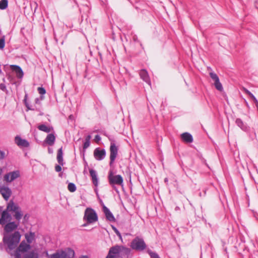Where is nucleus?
I'll list each match as a JSON object with an SVG mask.
<instances>
[{
	"instance_id": "f257e3e1",
	"label": "nucleus",
	"mask_w": 258,
	"mask_h": 258,
	"mask_svg": "<svg viewBox=\"0 0 258 258\" xmlns=\"http://www.w3.org/2000/svg\"><path fill=\"white\" fill-rule=\"evenodd\" d=\"M9 212H12L15 213L13 216L17 221H20L23 216L20 207L17 204H15L13 200H11L8 203L6 209L4 210L1 214L0 225L2 226H4L11 221L12 216L9 213Z\"/></svg>"
},
{
	"instance_id": "f03ea898",
	"label": "nucleus",
	"mask_w": 258,
	"mask_h": 258,
	"mask_svg": "<svg viewBox=\"0 0 258 258\" xmlns=\"http://www.w3.org/2000/svg\"><path fill=\"white\" fill-rule=\"evenodd\" d=\"M21 237L19 231H15L11 235L4 234L3 242L0 243V250L5 249L7 252L11 253V251L15 249L19 243Z\"/></svg>"
},
{
	"instance_id": "7ed1b4c3",
	"label": "nucleus",
	"mask_w": 258,
	"mask_h": 258,
	"mask_svg": "<svg viewBox=\"0 0 258 258\" xmlns=\"http://www.w3.org/2000/svg\"><path fill=\"white\" fill-rule=\"evenodd\" d=\"M47 255L48 258H74L75 251L71 248H67L64 250H58L55 253Z\"/></svg>"
},
{
	"instance_id": "20e7f679",
	"label": "nucleus",
	"mask_w": 258,
	"mask_h": 258,
	"mask_svg": "<svg viewBox=\"0 0 258 258\" xmlns=\"http://www.w3.org/2000/svg\"><path fill=\"white\" fill-rule=\"evenodd\" d=\"M130 246L134 250L141 251L146 248L147 245L142 238L137 236L132 241Z\"/></svg>"
},
{
	"instance_id": "39448f33",
	"label": "nucleus",
	"mask_w": 258,
	"mask_h": 258,
	"mask_svg": "<svg viewBox=\"0 0 258 258\" xmlns=\"http://www.w3.org/2000/svg\"><path fill=\"white\" fill-rule=\"evenodd\" d=\"M83 220L88 223H93L98 221V216L93 209L87 208L85 210Z\"/></svg>"
},
{
	"instance_id": "423d86ee",
	"label": "nucleus",
	"mask_w": 258,
	"mask_h": 258,
	"mask_svg": "<svg viewBox=\"0 0 258 258\" xmlns=\"http://www.w3.org/2000/svg\"><path fill=\"white\" fill-rule=\"evenodd\" d=\"M30 249V245L26 243L25 240H23L14 252L15 258H22L21 253H25Z\"/></svg>"
},
{
	"instance_id": "0eeeda50",
	"label": "nucleus",
	"mask_w": 258,
	"mask_h": 258,
	"mask_svg": "<svg viewBox=\"0 0 258 258\" xmlns=\"http://www.w3.org/2000/svg\"><path fill=\"white\" fill-rule=\"evenodd\" d=\"M20 224V221H10L5 224L4 226V235H11L10 233L18 229Z\"/></svg>"
},
{
	"instance_id": "6e6552de",
	"label": "nucleus",
	"mask_w": 258,
	"mask_h": 258,
	"mask_svg": "<svg viewBox=\"0 0 258 258\" xmlns=\"http://www.w3.org/2000/svg\"><path fill=\"white\" fill-rule=\"evenodd\" d=\"M109 184L114 188L115 184L121 185L123 183V178L120 175H114L112 171H110L108 175Z\"/></svg>"
},
{
	"instance_id": "1a4fd4ad",
	"label": "nucleus",
	"mask_w": 258,
	"mask_h": 258,
	"mask_svg": "<svg viewBox=\"0 0 258 258\" xmlns=\"http://www.w3.org/2000/svg\"><path fill=\"white\" fill-rule=\"evenodd\" d=\"M117 147L116 146L114 142H111L110 146V166H111L114 162L115 159L117 157Z\"/></svg>"
},
{
	"instance_id": "9d476101",
	"label": "nucleus",
	"mask_w": 258,
	"mask_h": 258,
	"mask_svg": "<svg viewBox=\"0 0 258 258\" xmlns=\"http://www.w3.org/2000/svg\"><path fill=\"white\" fill-rule=\"evenodd\" d=\"M56 158L57 162L59 165H55V170L56 172H60L61 170V165L63 166L64 164L63 161V152L62 147H61L58 150Z\"/></svg>"
},
{
	"instance_id": "9b49d317",
	"label": "nucleus",
	"mask_w": 258,
	"mask_h": 258,
	"mask_svg": "<svg viewBox=\"0 0 258 258\" xmlns=\"http://www.w3.org/2000/svg\"><path fill=\"white\" fill-rule=\"evenodd\" d=\"M20 176V171L16 170L9 172L4 176V180L7 182H11Z\"/></svg>"
},
{
	"instance_id": "f8f14e48",
	"label": "nucleus",
	"mask_w": 258,
	"mask_h": 258,
	"mask_svg": "<svg viewBox=\"0 0 258 258\" xmlns=\"http://www.w3.org/2000/svg\"><path fill=\"white\" fill-rule=\"evenodd\" d=\"M210 76L212 80L214 82V85L216 89L221 92L223 90V88L222 84L220 82L219 79L217 75L214 72H210Z\"/></svg>"
},
{
	"instance_id": "ddd939ff",
	"label": "nucleus",
	"mask_w": 258,
	"mask_h": 258,
	"mask_svg": "<svg viewBox=\"0 0 258 258\" xmlns=\"http://www.w3.org/2000/svg\"><path fill=\"white\" fill-rule=\"evenodd\" d=\"M120 257L119 245L111 247L106 258H119Z\"/></svg>"
},
{
	"instance_id": "4468645a",
	"label": "nucleus",
	"mask_w": 258,
	"mask_h": 258,
	"mask_svg": "<svg viewBox=\"0 0 258 258\" xmlns=\"http://www.w3.org/2000/svg\"><path fill=\"white\" fill-rule=\"evenodd\" d=\"M94 156L97 160H103L106 156L105 150L99 148H96L94 151Z\"/></svg>"
},
{
	"instance_id": "2eb2a0df",
	"label": "nucleus",
	"mask_w": 258,
	"mask_h": 258,
	"mask_svg": "<svg viewBox=\"0 0 258 258\" xmlns=\"http://www.w3.org/2000/svg\"><path fill=\"white\" fill-rule=\"evenodd\" d=\"M0 193L3 198L8 201L11 196L12 192L11 189L8 186H3L0 188Z\"/></svg>"
},
{
	"instance_id": "dca6fc26",
	"label": "nucleus",
	"mask_w": 258,
	"mask_h": 258,
	"mask_svg": "<svg viewBox=\"0 0 258 258\" xmlns=\"http://www.w3.org/2000/svg\"><path fill=\"white\" fill-rule=\"evenodd\" d=\"M103 212L105 214L106 219L107 220L110 222H115V219L113 214L110 212L109 209L106 207L105 205L103 206L102 207Z\"/></svg>"
},
{
	"instance_id": "f3484780",
	"label": "nucleus",
	"mask_w": 258,
	"mask_h": 258,
	"mask_svg": "<svg viewBox=\"0 0 258 258\" xmlns=\"http://www.w3.org/2000/svg\"><path fill=\"white\" fill-rule=\"evenodd\" d=\"M11 70L16 73L18 78L21 79L24 76V73L21 67L17 65H11Z\"/></svg>"
},
{
	"instance_id": "a211bd4d",
	"label": "nucleus",
	"mask_w": 258,
	"mask_h": 258,
	"mask_svg": "<svg viewBox=\"0 0 258 258\" xmlns=\"http://www.w3.org/2000/svg\"><path fill=\"white\" fill-rule=\"evenodd\" d=\"M15 143L19 147H28L29 142L25 139H22L20 137L17 136L15 138Z\"/></svg>"
},
{
	"instance_id": "6ab92c4d",
	"label": "nucleus",
	"mask_w": 258,
	"mask_h": 258,
	"mask_svg": "<svg viewBox=\"0 0 258 258\" xmlns=\"http://www.w3.org/2000/svg\"><path fill=\"white\" fill-rule=\"evenodd\" d=\"M140 78L145 81L149 86L151 85V82L150 79V77L148 75V73L146 70H141L140 72Z\"/></svg>"
},
{
	"instance_id": "aec40b11",
	"label": "nucleus",
	"mask_w": 258,
	"mask_h": 258,
	"mask_svg": "<svg viewBox=\"0 0 258 258\" xmlns=\"http://www.w3.org/2000/svg\"><path fill=\"white\" fill-rule=\"evenodd\" d=\"M131 250L129 248L125 247L123 246H119L120 257L127 258Z\"/></svg>"
},
{
	"instance_id": "412c9836",
	"label": "nucleus",
	"mask_w": 258,
	"mask_h": 258,
	"mask_svg": "<svg viewBox=\"0 0 258 258\" xmlns=\"http://www.w3.org/2000/svg\"><path fill=\"white\" fill-rule=\"evenodd\" d=\"M89 172L90 176L92 178V180L93 184L95 186H97L98 184V179L97 177V174L96 171L93 169H90Z\"/></svg>"
},
{
	"instance_id": "4be33fe9",
	"label": "nucleus",
	"mask_w": 258,
	"mask_h": 258,
	"mask_svg": "<svg viewBox=\"0 0 258 258\" xmlns=\"http://www.w3.org/2000/svg\"><path fill=\"white\" fill-rule=\"evenodd\" d=\"M182 140L186 143H191L193 141L192 136L188 133H184L181 135Z\"/></svg>"
},
{
	"instance_id": "5701e85b",
	"label": "nucleus",
	"mask_w": 258,
	"mask_h": 258,
	"mask_svg": "<svg viewBox=\"0 0 258 258\" xmlns=\"http://www.w3.org/2000/svg\"><path fill=\"white\" fill-rule=\"evenodd\" d=\"M55 137L53 134H48L44 142L47 143L49 146H52L55 142Z\"/></svg>"
},
{
	"instance_id": "b1692460",
	"label": "nucleus",
	"mask_w": 258,
	"mask_h": 258,
	"mask_svg": "<svg viewBox=\"0 0 258 258\" xmlns=\"http://www.w3.org/2000/svg\"><path fill=\"white\" fill-rule=\"evenodd\" d=\"M38 256H39L38 253L34 250L27 251L26 253H24L23 256V258H36Z\"/></svg>"
},
{
	"instance_id": "393cba45",
	"label": "nucleus",
	"mask_w": 258,
	"mask_h": 258,
	"mask_svg": "<svg viewBox=\"0 0 258 258\" xmlns=\"http://www.w3.org/2000/svg\"><path fill=\"white\" fill-rule=\"evenodd\" d=\"M37 127L39 130L44 132L46 133H49L52 130H53L52 127L47 126L44 124H42L38 125Z\"/></svg>"
},
{
	"instance_id": "a878e982",
	"label": "nucleus",
	"mask_w": 258,
	"mask_h": 258,
	"mask_svg": "<svg viewBox=\"0 0 258 258\" xmlns=\"http://www.w3.org/2000/svg\"><path fill=\"white\" fill-rule=\"evenodd\" d=\"M25 239L28 244H30L35 239V233L30 232L29 234L26 233L25 234Z\"/></svg>"
},
{
	"instance_id": "bb28decb",
	"label": "nucleus",
	"mask_w": 258,
	"mask_h": 258,
	"mask_svg": "<svg viewBox=\"0 0 258 258\" xmlns=\"http://www.w3.org/2000/svg\"><path fill=\"white\" fill-rule=\"evenodd\" d=\"M235 123L242 130L246 131L247 129V126L244 124L243 121L240 118H237Z\"/></svg>"
},
{
	"instance_id": "cd10ccee",
	"label": "nucleus",
	"mask_w": 258,
	"mask_h": 258,
	"mask_svg": "<svg viewBox=\"0 0 258 258\" xmlns=\"http://www.w3.org/2000/svg\"><path fill=\"white\" fill-rule=\"evenodd\" d=\"M27 97H28V94H25L24 99V103L25 106H26V107L27 108L28 110H36L39 111V109H38L36 107H35L34 108H31L29 106V104L27 102Z\"/></svg>"
},
{
	"instance_id": "c85d7f7f",
	"label": "nucleus",
	"mask_w": 258,
	"mask_h": 258,
	"mask_svg": "<svg viewBox=\"0 0 258 258\" xmlns=\"http://www.w3.org/2000/svg\"><path fill=\"white\" fill-rule=\"evenodd\" d=\"M8 6V0H1L0 1V9L5 10Z\"/></svg>"
},
{
	"instance_id": "c756f323",
	"label": "nucleus",
	"mask_w": 258,
	"mask_h": 258,
	"mask_svg": "<svg viewBox=\"0 0 258 258\" xmlns=\"http://www.w3.org/2000/svg\"><path fill=\"white\" fill-rule=\"evenodd\" d=\"M68 188L71 192H74L76 190V186L73 183H69L68 186Z\"/></svg>"
},
{
	"instance_id": "7c9ffc66",
	"label": "nucleus",
	"mask_w": 258,
	"mask_h": 258,
	"mask_svg": "<svg viewBox=\"0 0 258 258\" xmlns=\"http://www.w3.org/2000/svg\"><path fill=\"white\" fill-rule=\"evenodd\" d=\"M147 252L150 255L151 258H160L159 255L156 252H153L150 249L148 250Z\"/></svg>"
},
{
	"instance_id": "2f4dec72",
	"label": "nucleus",
	"mask_w": 258,
	"mask_h": 258,
	"mask_svg": "<svg viewBox=\"0 0 258 258\" xmlns=\"http://www.w3.org/2000/svg\"><path fill=\"white\" fill-rule=\"evenodd\" d=\"M5 45V38L3 37L0 39V49H3Z\"/></svg>"
},
{
	"instance_id": "473e14b6",
	"label": "nucleus",
	"mask_w": 258,
	"mask_h": 258,
	"mask_svg": "<svg viewBox=\"0 0 258 258\" xmlns=\"http://www.w3.org/2000/svg\"><path fill=\"white\" fill-rule=\"evenodd\" d=\"M37 90L39 93L41 95H44L46 93L45 89L43 87H38Z\"/></svg>"
},
{
	"instance_id": "72a5a7b5",
	"label": "nucleus",
	"mask_w": 258,
	"mask_h": 258,
	"mask_svg": "<svg viewBox=\"0 0 258 258\" xmlns=\"http://www.w3.org/2000/svg\"><path fill=\"white\" fill-rule=\"evenodd\" d=\"M112 228L113 230H114V231L115 232V233L116 234V235L118 236H119L120 238H121V234L119 232V231L117 229V228L113 226H112Z\"/></svg>"
},
{
	"instance_id": "f704fd0d",
	"label": "nucleus",
	"mask_w": 258,
	"mask_h": 258,
	"mask_svg": "<svg viewBox=\"0 0 258 258\" xmlns=\"http://www.w3.org/2000/svg\"><path fill=\"white\" fill-rule=\"evenodd\" d=\"M43 99V96H41L40 97V98H35V102L36 104H38V105H40L41 104V100H42Z\"/></svg>"
},
{
	"instance_id": "c9c22d12",
	"label": "nucleus",
	"mask_w": 258,
	"mask_h": 258,
	"mask_svg": "<svg viewBox=\"0 0 258 258\" xmlns=\"http://www.w3.org/2000/svg\"><path fill=\"white\" fill-rule=\"evenodd\" d=\"M90 144V142L85 141L83 145V149H86L87 148H88L89 147Z\"/></svg>"
},
{
	"instance_id": "e433bc0d",
	"label": "nucleus",
	"mask_w": 258,
	"mask_h": 258,
	"mask_svg": "<svg viewBox=\"0 0 258 258\" xmlns=\"http://www.w3.org/2000/svg\"><path fill=\"white\" fill-rule=\"evenodd\" d=\"M0 89L3 91H7V88H6V85L4 84H3V83H1L0 84Z\"/></svg>"
},
{
	"instance_id": "4c0bfd02",
	"label": "nucleus",
	"mask_w": 258,
	"mask_h": 258,
	"mask_svg": "<svg viewBox=\"0 0 258 258\" xmlns=\"http://www.w3.org/2000/svg\"><path fill=\"white\" fill-rule=\"evenodd\" d=\"M244 92L247 95H248L249 97H250L251 96H252V94L249 91H248L247 89L244 88Z\"/></svg>"
},
{
	"instance_id": "58836bf2",
	"label": "nucleus",
	"mask_w": 258,
	"mask_h": 258,
	"mask_svg": "<svg viewBox=\"0 0 258 258\" xmlns=\"http://www.w3.org/2000/svg\"><path fill=\"white\" fill-rule=\"evenodd\" d=\"M95 140L97 142H99L101 140V137H100V136L98 135H96L95 137Z\"/></svg>"
},
{
	"instance_id": "ea45409f",
	"label": "nucleus",
	"mask_w": 258,
	"mask_h": 258,
	"mask_svg": "<svg viewBox=\"0 0 258 258\" xmlns=\"http://www.w3.org/2000/svg\"><path fill=\"white\" fill-rule=\"evenodd\" d=\"M5 157V153L0 151V160L4 159Z\"/></svg>"
},
{
	"instance_id": "a19ab883",
	"label": "nucleus",
	"mask_w": 258,
	"mask_h": 258,
	"mask_svg": "<svg viewBox=\"0 0 258 258\" xmlns=\"http://www.w3.org/2000/svg\"><path fill=\"white\" fill-rule=\"evenodd\" d=\"M91 138V136L90 135H88L85 139V141L90 142Z\"/></svg>"
},
{
	"instance_id": "79ce46f5",
	"label": "nucleus",
	"mask_w": 258,
	"mask_h": 258,
	"mask_svg": "<svg viewBox=\"0 0 258 258\" xmlns=\"http://www.w3.org/2000/svg\"><path fill=\"white\" fill-rule=\"evenodd\" d=\"M250 97L253 100L254 102H255L256 101H257V100L256 99V98L254 97V96L253 94H252V96H251Z\"/></svg>"
},
{
	"instance_id": "37998d69",
	"label": "nucleus",
	"mask_w": 258,
	"mask_h": 258,
	"mask_svg": "<svg viewBox=\"0 0 258 258\" xmlns=\"http://www.w3.org/2000/svg\"><path fill=\"white\" fill-rule=\"evenodd\" d=\"M48 152L49 154H52L53 153V150L52 148H48Z\"/></svg>"
},
{
	"instance_id": "c03bdc74",
	"label": "nucleus",
	"mask_w": 258,
	"mask_h": 258,
	"mask_svg": "<svg viewBox=\"0 0 258 258\" xmlns=\"http://www.w3.org/2000/svg\"><path fill=\"white\" fill-rule=\"evenodd\" d=\"M90 224V223H88V222H86V223H84L82 226H83V227H85V226H87L88 225H89V224Z\"/></svg>"
},
{
	"instance_id": "a18cd8bd",
	"label": "nucleus",
	"mask_w": 258,
	"mask_h": 258,
	"mask_svg": "<svg viewBox=\"0 0 258 258\" xmlns=\"http://www.w3.org/2000/svg\"><path fill=\"white\" fill-rule=\"evenodd\" d=\"M254 103L256 108H258V101H256Z\"/></svg>"
},
{
	"instance_id": "49530a36",
	"label": "nucleus",
	"mask_w": 258,
	"mask_h": 258,
	"mask_svg": "<svg viewBox=\"0 0 258 258\" xmlns=\"http://www.w3.org/2000/svg\"><path fill=\"white\" fill-rule=\"evenodd\" d=\"M80 258H88V256L86 255H82Z\"/></svg>"
},
{
	"instance_id": "de8ad7c7",
	"label": "nucleus",
	"mask_w": 258,
	"mask_h": 258,
	"mask_svg": "<svg viewBox=\"0 0 258 258\" xmlns=\"http://www.w3.org/2000/svg\"><path fill=\"white\" fill-rule=\"evenodd\" d=\"M168 178H165L164 179V181H165V182L167 183V182H168Z\"/></svg>"
},
{
	"instance_id": "09e8293b",
	"label": "nucleus",
	"mask_w": 258,
	"mask_h": 258,
	"mask_svg": "<svg viewBox=\"0 0 258 258\" xmlns=\"http://www.w3.org/2000/svg\"><path fill=\"white\" fill-rule=\"evenodd\" d=\"M27 217H28V216H27V214H26V215L24 216V219L25 220V219H26V218H27Z\"/></svg>"
},
{
	"instance_id": "8fccbe9b",
	"label": "nucleus",
	"mask_w": 258,
	"mask_h": 258,
	"mask_svg": "<svg viewBox=\"0 0 258 258\" xmlns=\"http://www.w3.org/2000/svg\"><path fill=\"white\" fill-rule=\"evenodd\" d=\"M39 115H43V112H40Z\"/></svg>"
},
{
	"instance_id": "3c124183",
	"label": "nucleus",
	"mask_w": 258,
	"mask_h": 258,
	"mask_svg": "<svg viewBox=\"0 0 258 258\" xmlns=\"http://www.w3.org/2000/svg\"><path fill=\"white\" fill-rule=\"evenodd\" d=\"M36 258H39V256H38V257H36Z\"/></svg>"
},
{
	"instance_id": "603ef678",
	"label": "nucleus",
	"mask_w": 258,
	"mask_h": 258,
	"mask_svg": "<svg viewBox=\"0 0 258 258\" xmlns=\"http://www.w3.org/2000/svg\"><path fill=\"white\" fill-rule=\"evenodd\" d=\"M257 111H258V108H257Z\"/></svg>"
}]
</instances>
